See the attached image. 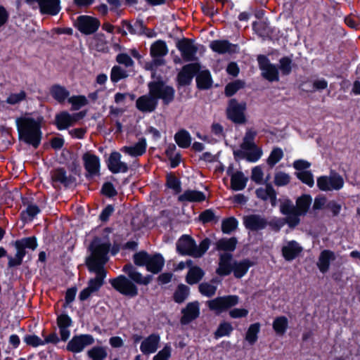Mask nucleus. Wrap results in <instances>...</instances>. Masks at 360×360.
I'll list each match as a JSON object with an SVG mask.
<instances>
[{
	"mask_svg": "<svg viewBox=\"0 0 360 360\" xmlns=\"http://www.w3.org/2000/svg\"><path fill=\"white\" fill-rule=\"evenodd\" d=\"M84 168L86 171V178L89 179L100 175V159H84Z\"/></svg>",
	"mask_w": 360,
	"mask_h": 360,
	"instance_id": "nucleus-33",
	"label": "nucleus"
},
{
	"mask_svg": "<svg viewBox=\"0 0 360 360\" xmlns=\"http://www.w3.org/2000/svg\"><path fill=\"white\" fill-rule=\"evenodd\" d=\"M198 290L202 295L211 297L216 293L217 286L212 285L211 283L204 282L199 285Z\"/></svg>",
	"mask_w": 360,
	"mask_h": 360,
	"instance_id": "nucleus-55",
	"label": "nucleus"
},
{
	"mask_svg": "<svg viewBox=\"0 0 360 360\" xmlns=\"http://www.w3.org/2000/svg\"><path fill=\"white\" fill-rule=\"evenodd\" d=\"M255 135V131L248 130L243 138L240 149L246 158H260L262 155V150L253 141Z\"/></svg>",
	"mask_w": 360,
	"mask_h": 360,
	"instance_id": "nucleus-8",
	"label": "nucleus"
},
{
	"mask_svg": "<svg viewBox=\"0 0 360 360\" xmlns=\"http://www.w3.org/2000/svg\"><path fill=\"white\" fill-rule=\"evenodd\" d=\"M254 265L255 263L249 259H244L239 262L233 260V273L234 277L241 278L248 273L249 269Z\"/></svg>",
	"mask_w": 360,
	"mask_h": 360,
	"instance_id": "nucleus-29",
	"label": "nucleus"
},
{
	"mask_svg": "<svg viewBox=\"0 0 360 360\" xmlns=\"http://www.w3.org/2000/svg\"><path fill=\"white\" fill-rule=\"evenodd\" d=\"M274 188L271 184H267L265 188H259L255 191V193L257 197L263 200H266L269 198V196L274 191Z\"/></svg>",
	"mask_w": 360,
	"mask_h": 360,
	"instance_id": "nucleus-63",
	"label": "nucleus"
},
{
	"mask_svg": "<svg viewBox=\"0 0 360 360\" xmlns=\"http://www.w3.org/2000/svg\"><path fill=\"white\" fill-rule=\"evenodd\" d=\"M168 49L163 40H157L153 43L150 48V55L153 60L151 66L158 67L165 64L164 57L167 54Z\"/></svg>",
	"mask_w": 360,
	"mask_h": 360,
	"instance_id": "nucleus-10",
	"label": "nucleus"
},
{
	"mask_svg": "<svg viewBox=\"0 0 360 360\" xmlns=\"http://www.w3.org/2000/svg\"><path fill=\"white\" fill-rule=\"evenodd\" d=\"M211 240L208 238H204L196 248L195 250V257H202L208 250Z\"/></svg>",
	"mask_w": 360,
	"mask_h": 360,
	"instance_id": "nucleus-61",
	"label": "nucleus"
},
{
	"mask_svg": "<svg viewBox=\"0 0 360 360\" xmlns=\"http://www.w3.org/2000/svg\"><path fill=\"white\" fill-rule=\"evenodd\" d=\"M106 165L112 174L126 173L129 170L128 165L121 159H106Z\"/></svg>",
	"mask_w": 360,
	"mask_h": 360,
	"instance_id": "nucleus-35",
	"label": "nucleus"
},
{
	"mask_svg": "<svg viewBox=\"0 0 360 360\" xmlns=\"http://www.w3.org/2000/svg\"><path fill=\"white\" fill-rule=\"evenodd\" d=\"M158 101L148 91V94L138 98L136 101V108L141 112L150 113L155 110L158 107Z\"/></svg>",
	"mask_w": 360,
	"mask_h": 360,
	"instance_id": "nucleus-20",
	"label": "nucleus"
},
{
	"mask_svg": "<svg viewBox=\"0 0 360 360\" xmlns=\"http://www.w3.org/2000/svg\"><path fill=\"white\" fill-rule=\"evenodd\" d=\"M244 110L243 105L239 104L236 100L232 99L227 108V116L233 122L244 123L245 121Z\"/></svg>",
	"mask_w": 360,
	"mask_h": 360,
	"instance_id": "nucleus-19",
	"label": "nucleus"
},
{
	"mask_svg": "<svg viewBox=\"0 0 360 360\" xmlns=\"http://www.w3.org/2000/svg\"><path fill=\"white\" fill-rule=\"evenodd\" d=\"M94 343V338L90 334L75 335L68 342L66 349L73 353H79L89 345Z\"/></svg>",
	"mask_w": 360,
	"mask_h": 360,
	"instance_id": "nucleus-11",
	"label": "nucleus"
},
{
	"mask_svg": "<svg viewBox=\"0 0 360 360\" xmlns=\"http://www.w3.org/2000/svg\"><path fill=\"white\" fill-rule=\"evenodd\" d=\"M200 65L198 63H189L184 65L177 76V80L181 86L190 84L193 77L199 72Z\"/></svg>",
	"mask_w": 360,
	"mask_h": 360,
	"instance_id": "nucleus-16",
	"label": "nucleus"
},
{
	"mask_svg": "<svg viewBox=\"0 0 360 360\" xmlns=\"http://www.w3.org/2000/svg\"><path fill=\"white\" fill-rule=\"evenodd\" d=\"M272 326L277 335H283L288 328V320L285 316H277L274 319Z\"/></svg>",
	"mask_w": 360,
	"mask_h": 360,
	"instance_id": "nucleus-40",
	"label": "nucleus"
},
{
	"mask_svg": "<svg viewBox=\"0 0 360 360\" xmlns=\"http://www.w3.org/2000/svg\"><path fill=\"white\" fill-rule=\"evenodd\" d=\"M238 240L236 238H222L217 241L216 249L217 250L227 251L230 253L236 250Z\"/></svg>",
	"mask_w": 360,
	"mask_h": 360,
	"instance_id": "nucleus-37",
	"label": "nucleus"
},
{
	"mask_svg": "<svg viewBox=\"0 0 360 360\" xmlns=\"http://www.w3.org/2000/svg\"><path fill=\"white\" fill-rule=\"evenodd\" d=\"M239 302V297L236 295L219 296L207 302L210 310L214 311L217 314L226 311Z\"/></svg>",
	"mask_w": 360,
	"mask_h": 360,
	"instance_id": "nucleus-5",
	"label": "nucleus"
},
{
	"mask_svg": "<svg viewBox=\"0 0 360 360\" xmlns=\"http://www.w3.org/2000/svg\"><path fill=\"white\" fill-rule=\"evenodd\" d=\"M190 288L183 283L179 284L173 294V300L176 303H183L188 297Z\"/></svg>",
	"mask_w": 360,
	"mask_h": 360,
	"instance_id": "nucleus-39",
	"label": "nucleus"
},
{
	"mask_svg": "<svg viewBox=\"0 0 360 360\" xmlns=\"http://www.w3.org/2000/svg\"><path fill=\"white\" fill-rule=\"evenodd\" d=\"M51 97L59 103H64L70 96V91L60 84H53L49 89Z\"/></svg>",
	"mask_w": 360,
	"mask_h": 360,
	"instance_id": "nucleus-30",
	"label": "nucleus"
},
{
	"mask_svg": "<svg viewBox=\"0 0 360 360\" xmlns=\"http://www.w3.org/2000/svg\"><path fill=\"white\" fill-rule=\"evenodd\" d=\"M172 354V347L169 343L166 344L153 358V360H169Z\"/></svg>",
	"mask_w": 360,
	"mask_h": 360,
	"instance_id": "nucleus-59",
	"label": "nucleus"
},
{
	"mask_svg": "<svg viewBox=\"0 0 360 360\" xmlns=\"http://www.w3.org/2000/svg\"><path fill=\"white\" fill-rule=\"evenodd\" d=\"M17 241L20 242L25 248L30 249L32 250H34L38 246L37 239L34 236L22 238L20 240H17Z\"/></svg>",
	"mask_w": 360,
	"mask_h": 360,
	"instance_id": "nucleus-62",
	"label": "nucleus"
},
{
	"mask_svg": "<svg viewBox=\"0 0 360 360\" xmlns=\"http://www.w3.org/2000/svg\"><path fill=\"white\" fill-rule=\"evenodd\" d=\"M182 316L180 322L187 325L196 319L200 315V304L198 301L188 302L186 307L181 309Z\"/></svg>",
	"mask_w": 360,
	"mask_h": 360,
	"instance_id": "nucleus-17",
	"label": "nucleus"
},
{
	"mask_svg": "<svg viewBox=\"0 0 360 360\" xmlns=\"http://www.w3.org/2000/svg\"><path fill=\"white\" fill-rule=\"evenodd\" d=\"M89 272L95 273L94 278H91L87 283V287L94 292H97L105 283V278L107 276V271L105 268L93 269L91 266H86Z\"/></svg>",
	"mask_w": 360,
	"mask_h": 360,
	"instance_id": "nucleus-14",
	"label": "nucleus"
},
{
	"mask_svg": "<svg viewBox=\"0 0 360 360\" xmlns=\"http://www.w3.org/2000/svg\"><path fill=\"white\" fill-rule=\"evenodd\" d=\"M166 186L172 189L175 193H179L181 191V182L179 178L173 174H167L166 176Z\"/></svg>",
	"mask_w": 360,
	"mask_h": 360,
	"instance_id": "nucleus-46",
	"label": "nucleus"
},
{
	"mask_svg": "<svg viewBox=\"0 0 360 360\" xmlns=\"http://www.w3.org/2000/svg\"><path fill=\"white\" fill-rule=\"evenodd\" d=\"M197 86L200 89H207L212 86V78L208 70H203L196 77Z\"/></svg>",
	"mask_w": 360,
	"mask_h": 360,
	"instance_id": "nucleus-42",
	"label": "nucleus"
},
{
	"mask_svg": "<svg viewBox=\"0 0 360 360\" xmlns=\"http://www.w3.org/2000/svg\"><path fill=\"white\" fill-rule=\"evenodd\" d=\"M51 180L53 183H60L64 187L68 188L76 182V177L72 174L68 175L63 167H58L51 172Z\"/></svg>",
	"mask_w": 360,
	"mask_h": 360,
	"instance_id": "nucleus-18",
	"label": "nucleus"
},
{
	"mask_svg": "<svg viewBox=\"0 0 360 360\" xmlns=\"http://www.w3.org/2000/svg\"><path fill=\"white\" fill-rule=\"evenodd\" d=\"M248 181L242 172L238 171L231 177V187L233 191H238L243 190Z\"/></svg>",
	"mask_w": 360,
	"mask_h": 360,
	"instance_id": "nucleus-38",
	"label": "nucleus"
},
{
	"mask_svg": "<svg viewBox=\"0 0 360 360\" xmlns=\"http://www.w3.org/2000/svg\"><path fill=\"white\" fill-rule=\"evenodd\" d=\"M233 328L229 322L221 323L216 331L214 332V338L218 339L224 336H229Z\"/></svg>",
	"mask_w": 360,
	"mask_h": 360,
	"instance_id": "nucleus-52",
	"label": "nucleus"
},
{
	"mask_svg": "<svg viewBox=\"0 0 360 360\" xmlns=\"http://www.w3.org/2000/svg\"><path fill=\"white\" fill-rule=\"evenodd\" d=\"M296 176L303 184H307L309 187H312L314 184L313 174L310 171H301L295 173Z\"/></svg>",
	"mask_w": 360,
	"mask_h": 360,
	"instance_id": "nucleus-56",
	"label": "nucleus"
},
{
	"mask_svg": "<svg viewBox=\"0 0 360 360\" xmlns=\"http://www.w3.org/2000/svg\"><path fill=\"white\" fill-rule=\"evenodd\" d=\"M33 8L39 7L41 14L57 15L60 10V0H25Z\"/></svg>",
	"mask_w": 360,
	"mask_h": 360,
	"instance_id": "nucleus-7",
	"label": "nucleus"
},
{
	"mask_svg": "<svg viewBox=\"0 0 360 360\" xmlns=\"http://www.w3.org/2000/svg\"><path fill=\"white\" fill-rule=\"evenodd\" d=\"M261 325L259 322L250 324L245 334V340L253 345L258 340V334L260 331Z\"/></svg>",
	"mask_w": 360,
	"mask_h": 360,
	"instance_id": "nucleus-43",
	"label": "nucleus"
},
{
	"mask_svg": "<svg viewBox=\"0 0 360 360\" xmlns=\"http://www.w3.org/2000/svg\"><path fill=\"white\" fill-rule=\"evenodd\" d=\"M101 193L108 198H112L117 195V191L112 183L107 181L102 185Z\"/></svg>",
	"mask_w": 360,
	"mask_h": 360,
	"instance_id": "nucleus-57",
	"label": "nucleus"
},
{
	"mask_svg": "<svg viewBox=\"0 0 360 360\" xmlns=\"http://www.w3.org/2000/svg\"><path fill=\"white\" fill-rule=\"evenodd\" d=\"M55 124L59 130L65 129L74 125L71 114L67 111H63L56 115Z\"/></svg>",
	"mask_w": 360,
	"mask_h": 360,
	"instance_id": "nucleus-34",
	"label": "nucleus"
},
{
	"mask_svg": "<svg viewBox=\"0 0 360 360\" xmlns=\"http://www.w3.org/2000/svg\"><path fill=\"white\" fill-rule=\"evenodd\" d=\"M312 198L309 194H303L296 200L295 210L299 218L300 216L305 215L311 204Z\"/></svg>",
	"mask_w": 360,
	"mask_h": 360,
	"instance_id": "nucleus-32",
	"label": "nucleus"
},
{
	"mask_svg": "<svg viewBox=\"0 0 360 360\" xmlns=\"http://www.w3.org/2000/svg\"><path fill=\"white\" fill-rule=\"evenodd\" d=\"M292 60L288 56H284L279 60L278 70L283 76L289 75L292 69Z\"/></svg>",
	"mask_w": 360,
	"mask_h": 360,
	"instance_id": "nucleus-48",
	"label": "nucleus"
},
{
	"mask_svg": "<svg viewBox=\"0 0 360 360\" xmlns=\"http://www.w3.org/2000/svg\"><path fill=\"white\" fill-rule=\"evenodd\" d=\"M205 275L204 271L198 266L191 267L186 276V281L189 285H194L200 282Z\"/></svg>",
	"mask_w": 360,
	"mask_h": 360,
	"instance_id": "nucleus-36",
	"label": "nucleus"
},
{
	"mask_svg": "<svg viewBox=\"0 0 360 360\" xmlns=\"http://www.w3.org/2000/svg\"><path fill=\"white\" fill-rule=\"evenodd\" d=\"M128 73L127 70L120 65H114L110 71V80L112 83H117L122 79L127 78Z\"/></svg>",
	"mask_w": 360,
	"mask_h": 360,
	"instance_id": "nucleus-49",
	"label": "nucleus"
},
{
	"mask_svg": "<svg viewBox=\"0 0 360 360\" xmlns=\"http://www.w3.org/2000/svg\"><path fill=\"white\" fill-rule=\"evenodd\" d=\"M335 254L330 250H323L321 252L318 262L317 267L322 274H326L330 269V262L335 259Z\"/></svg>",
	"mask_w": 360,
	"mask_h": 360,
	"instance_id": "nucleus-26",
	"label": "nucleus"
},
{
	"mask_svg": "<svg viewBox=\"0 0 360 360\" xmlns=\"http://www.w3.org/2000/svg\"><path fill=\"white\" fill-rule=\"evenodd\" d=\"M243 224L251 231L264 229L267 226V220L259 214H250L244 217Z\"/></svg>",
	"mask_w": 360,
	"mask_h": 360,
	"instance_id": "nucleus-21",
	"label": "nucleus"
},
{
	"mask_svg": "<svg viewBox=\"0 0 360 360\" xmlns=\"http://www.w3.org/2000/svg\"><path fill=\"white\" fill-rule=\"evenodd\" d=\"M210 47L214 52L219 54H233L238 51V46L228 40H214L210 43Z\"/></svg>",
	"mask_w": 360,
	"mask_h": 360,
	"instance_id": "nucleus-23",
	"label": "nucleus"
},
{
	"mask_svg": "<svg viewBox=\"0 0 360 360\" xmlns=\"http://www.w3.org/2000/svg\"><path fill=\"white\" fill-rule=\"evenodd\" d=\"M233 255L230 252H224L219 256V266L216 273L220 276H226L233 272Z\"/></svg>",
	"mask_w": 360,
	"mask_h": 360,
	"instance_id": "nucleus-22",
	"label": "nucleus"
},
{
	"mask_svg": "<svg viewBox=\"0 0 360 360\" xmlns=\"http://www.w3.org/2000/svg\"><path fill=\"white\" fill-rule=\"evenodd\" d=\"M115 60L118 64L122 65L127 68H131L134 65V62L131 58L127 53H124L117 54Z\"/></svg>",
	"mask_w": 360,
	"mask_h": 360,
	"instance_id": "nucleus-60",
	"label": "nucleus"
},
{
	"mask_svg": "<svg viewBox=\"0 0 360 360\" xmlns=\"http://www.w3.org/2000/svg\"><path fill=\"white\" fill-rule=\"evenodd\" d=\"M196 243L189 235H183L176 243V251L181 255L195 257Z\"/></svg>",
	"mask_w": 360,
	"mask_h": 360,
	"instance_id": "nucleus-15",
	"label": "nucleus"
},
{
	"mask_svg": "<svg viewBox=\"0 0 360 360\" xmlns=\"http://www.w3.org/2000/svg\"><path fill=\"white\" fill-rule=\"evenodd\" d=\"M160 341V337L158 333H152L146 338L140 345V350L143 354H150L155 353Z\"/></svg>",
	"mask_w": 360,
	"mask_h": 360,
	"instance_id": "nucleus-24",
	"label": "nucleus"
},
{
	"mask_svg": "<svg viewBox=\"0 0 360 360\" xmlns=\"http://www.w3.org/2000/svg\"><path fill=\"white\" fill-rule=\"evenodd\" d=\"M259 69L262 70V76L269 82L279 81L278 69L276 65L271 63L269 58L264 55L257 57Z\"/></svg>",
	"mask_w": 360,
	"mask_h": 360,
	"instance_id": "nucleus-6",
	"label": "nucleus"
},
{
	"mask_svg": "<svg viewBox=\"0 0 360 360\" xmlns=\"http://www.w3.org/2000/svg\"><path fill=\"white\" fill-rule=\"evenodd\" d=\"M174 140L177 145L183 148H187L191 143L190 134L185 129H181L174 135Z\"/></svg>",
	"mask_w": 360,
	"mask_h": 360,
	"instance_id": "nucleus-41",
	"label": "nucleus"
},
{
	"mask_svg": "<svg viewBox=\"0 0 360 360\" xmlns=\"http://www.w3.org/2000/svg\"><path fill=\"white\" fill-rule=\"evenodd\" d=\"M111 243L109 240L103 241V238L98 236L94 237L88 248L90 255L86 257L85 264L86 266L105 268L109 257Z\"/></svg>",
	"mask_w": 360,
	"mask_h": 360,
	"instance_id": "nucleus-2",
	"label": "nucleus"
},
{
	"mask_svg": "<svg viewBox=\"0 0 360 360\" xmlns=\"http://www.w3.org/2000/svg\"><path fill=\"white\" fill-rule=\"evenodd\" d=\"M303 248L295 240H290L282 247L281 252L286 261H292L302 252Z\"/></svg>",
	"mask_w": 360,
	"mask_h": 360,
	"instance_id": "nucleus-25",
	"label": "nucleus"
},
{
	"mask_svg": "<svg viewBox=\"0 0 360 360\" xmlns=\"http://www.w3.org/2000/svg\"><path fill=\"white\" fill-rule=\"evenodd\" d=\"M87 354L92 360H104L108 355L105 349L101 346L92 347L88 351Z\"/></svg>",
	"mask_w": 360,
	"mask_h": 360,
	"instance_id": "nucleus-50",
	"label": "nucleus"
},
{
	"mask_svg": "<svg viewBox=\"0 0 360 360\" xmlns=\"http://www.w3.org/2000/svg\"><path fill=\"white\" fill-rule=\"evenodd\" d=\"M238 225V221L234 217L224 219L221 222V231L224 233L230 234L235 231Z\"/></svg>",
	"mask_w": 360,
	"mask_h": 360,
	"instance_id": "nucleus-45",
	"label": "nucleus"
},
{
	"mask_svg": "<svg viewBox=\"0 0 360 360\" xmlns=\"http://www.w3.org/2000/svg\"><path fill=\"white\" fill-rule=\"evenodd\" d=\"M328 181L330 191H338L341 189L344 186L343 178L338 174H334L330 176H328Z\"/></svg>",
	"mask_w": 360,
	"mask_h": 360,
	"instance_id": "nucleus-51",
	"label": "nucleus"
},
{
	"mask_svg": "<svg viewBox=\"0 0 360 360\" xmlns=\"http://www.w3.org/2000/svg\"><path fill=\"white\" fill-rule=\"evenodd\" d=\"M205 199L206 196L203 192L189 189L185 191L178 197V200L180 202H201L205 201Z\"/></svg>",
	"mask_w": 360,
	"mask_h": 360,
	"instance_id": "nucleus-31",
	"label": "nucleus"
},
{
	"mask_svg": "<svg viewBox=\"0 0 360 360\" xmlns=\"http://www.w3.org/2000/svg\"><path fill=\"white\" fill-rule=\"evenodd\" d=\"M109 283L117 292L125 297L134 298L139 295L136 285L124 275L110 278Z\"/></svg>",
	"mask_w": 360,
	"mask_h": 360,
	"instance_id": "nucleus-4",
	"label": "nucleus"
},
{
	"mask_svg": "<svg viewBox=\"0 0 360 360\" xmlns=\"http://www.w3.org/2000/svg\"><path fill=\"white\" fill-rule=\"evenodd\" d=\"M150 94L158 102L162 100L164 105H168L174 101L175 90L162 81H153L148 84Z\"/></svg>",
	"mask_w": 360,
	"mask_h": 360,
	"instance_id": "nucleus-3",
	"label": "nucleus"
},
{
	"mask_svg": "<svg viewBox=\"0 0 360 360\" xmlns=\"http://www.w3.org/2000/svg\"><path fill=\"white\" fill-rule=\"evenodd\" d=\"M19 139L37 148L41 142V121L30 117H21L15 120Z\"/></svg>",
	"mask_w": 360,
	"mask_h": 360,
	"instance_id": "nucleus-1",
	"label": "nucleus"
},
{
	"mask_svg": "<svg viewBox=\"0 0 360 360\" xmlns=\"http://www.w3.org/2000/svg\"><path fill=\"white\" fill-rule=\"evenodd\" d=\"M146 148V143L144 140H141L134 146L130 147H125L124 150L131 156H141L142 155Z\"/></svg>",
	"mask_w": 360,
	"mask_h": 360,
	"instance_id": "nucleus-44",
	"label": "nucleus"
},
{
	"mask_svg": "<svg viewBox=\"0 0 360 360\" xmlns=\"http://www.w3.org/2000/svg\"><path fill=\"white\" fill-rule=\"evenodd\" d=\"M22 202L24 205H27V206L25 210H22L20 212V219L25 223L28 221H32L40 213V208L37 205L29 203V200L27 198H22Z\"/></svg>",
	"mask_w": 360,
	"mask_h": 360,
	"instance_id": "nucleus-27",
	"label": "nucleus"
},
{
	"mask_svg": "<svg viewBox=\"0 0 360 360\" xmlns=\"http://www.w3.org/2000/svg\"><path fill=\"white\" fill-rule=\"evenodd\" d=\"M176 48L180 51L184 61L193 62L197 60L198 47L192 39L183 38L179 40L176 43Z\"/></svg>",
	"mask_w": 360,
	"mask_h": 360,
	"instance_id": "nucleus-9",
	"label": "nucleus"
},
{
	"mask_svg": "<svg viewBox=\"0 0 360 360\" xmlns=\"http://www.w3.org/2000/svg\"><path fill=\"white\" fill-rule=\"evenodd\" d=\"M280 212L285 215V221L291 229L296 227L300 222L299 214H297L295 206L289 198H286L281 203Z\"/></svg>",
	"mask_w": 360,
	"mask_h": 360,
	"instance_id": "nucleus-12",
	"label": "nucleus"
},
{
	"mask_svg": "<svg viewBox=\"0 0 360 360\" xmlns=\"http://www.w3.org/2000/svg\"><path fill=\"white\" fill-rule=\"evenodd\" d=\"M72 321L70 316L63 313L57 317V325L58 328H69L72 326Z\"/></svg>",
	"mask_w": 360,
	"mask_h": 360,
	"instance_id": "nucleus-64",
	"label": "nucleus"
},
{
	"mask_svg": "<svg viewBox=\"0 0 360 360\" xmlns=\"http://www.w3.org/2000/svg\"><path fill=\"white\" fill-rule=\"evenodd\" d=\"M68 102L72 105V110H77L88 103L87 99L84 96H69Z\"/></svg>",
	"mask_w": 360,
	"mask_h": 360,
	"instance_id": "nucleus-53",
	"label": "nucleus"
},
{
	"mask_svg": "<svg viewBox=\"0 0 360 360\" xmlns=\"http://www.w3.org/2000/svg\"><path fill=\"white\" fill-rule=\"evenodd\" d=\"M165 264V259L160 253H155L154 255H150L147 264V271L157 274L160 273Z\"/></svg>",
	"mask_w": 360,
	"mask_h": 360,
	"instance_id": "nucleus-28",
	"label": "nucleus"
},
{
	"mask_svg": "<svg viewBox=\"0 0 360 360\" xmlns=\"http://www.w3.org/2000/svg\"><path fill=\"white\" fill-rule=\"evenodd\" d=\"M199 220L203 224L208 223L217 224L219 220V217L216 216L214 211L212 209H207L202 211L199 214Z\"/></svg>",
	"mask_w": 360,
	"mask_h": 360,
	"instance_id": "nucleus-47",
	"label": "nucleus"
},
{
	"mask_svg": "<svg viewBox=\"0 0 360 360\" xmlns=\"http://www.w3.org/2000/svg\"><path fill=\"white\" fill-rule=\"evenodd\" d=\"M150 254L145 250L139 251L133 255L135 265L138 266H146Z\"/></svg>",
	"mask_w": 360,
	"mask_h": 360,
	"instance_id": "nucleus-54",
	"label": "nucleus"
},
{
	"mask_svg": "<svg viewBox=\"0 0 360 360\" xmlns=\"http://www.w3.org/2000/svg\"><path fill=\"white\" fill-rule=\"evenodd\" d=\"M101 25L100 20L89 15H80L77 19L76 26L78 30L86 35L95 33Z\"/></svg>",
	"mask_w": 360,
	"mask_h": 360,
	"instance_id": "nucleus-13",
	"label": "nucleus"
},
{
	"mask_svg": "<svg viewBox=\"0 0 360 360\" xmlns=\"http://www.w3.org/2000/svg\"><path fill=\"white\" fill-rule=\"evenodd\" d=\"M23 341L26 343L27 345L31 346L32 347H37L40 345H44L43 340L34 334L25 335L23 338Z\"/></svg>",
	"mask_w": 360,
	"mask_h": 360,
	"instance_id": "nucleus-58",
	"label": "nucleus"
}]
</instances>
